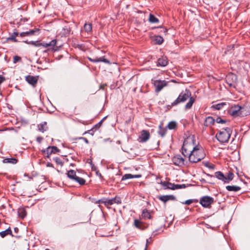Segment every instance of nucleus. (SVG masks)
Returning <instances> with one entry per match:
<instances>
[{
	"label": "nucleus",
	"instance_id": "obj_1",
	"mask_svg": "<svg viewBox=\"0 0 250 250\" xmlns=\"http://www.w3.org/2000/svg\"><path fill=\"white\" fill-rule=\"evenodd\" d=\"M182 154L188 157L190 163H196L206 156L204 149L201 146L195 145L193 140L191 138H187L185 140L182 148Z\"/></svg>",
	"mask_w": 250,
	"mask_h": 250
},
{
	"label": "nucleus",
	"instance_id": "obj_2",
	"mask_svg": "<svg viewBox=\"0 0 250 250\" xmlns=\"http://www.w3.org/2000/svg\"><path fill=\"white\" fill-rule=\"evenodd\" d=\"M191 94L189 90L186 89L183 91L179 95L178 98L172 102L170 105H167V108L169 109L172 106H176L180 103L186 102L188 98L189 100L188 103L185 105V109H189L191 108L192 104L195 102V99L193 97H191Z\"/></svg>",
	"mask_w": 250,
	"mask_h": 250
},
{
	"label": "nucleus",
	"instance_id": "obj_3",
	"mask_svg": "<svg viewBox=\"0 0 250 250\" xmlns=\"http://www.w3.org/2000/svg\"><path fill=\"white\" fill-rule=\"evenodd\" d=\"M231 132V129L229 127L222 128L216 134V137L220 143H227L230 138Z\"/></svg>",
	"mask_w": 250,
	"mask_h": 250
},
{
	"label": "nucleus",
	"instance_id": "obj_4",
	"mask_svg": "<svg viewBox=\"0 0 250 250\" xmlns=\"http://www.w3.org/2000/svg\"><path fill=\"white\" fill-rule=\"evenodd\" d=\"M66 174L69 178L78 183L80 185H85V180L83 178L77 176L75 170H70L67 171Z\"/></svg>",
	"mask_w": 250,
	"mask_h": 250
},
{
	"label": "nucleus",
	"instance_id": "obj_5",
	"mask_svg": "<svg viewBox=\"0 0 250 250\" xmlns=\"http://www.w3.org/2000/svg\"><path fill=\"white\" fill-rule=\"evenodd\" d=\"M99 202L107 207L114 204H120L122 203L121 198L118 196H116L112 199H102Z\"/></svg>",
	"mask_w": 250,
	"mask_h": 250
},
{
	"label": "nucleus",
	"instance_id": "obj_6",
	"mask_svg": "<svg viewBox=\"0 0 250 250\" xmlns=\"http://www.w3.org/2000/svg\"><path fill=\"white\" fill-rule=\"evenodd\" d=\"M226 81L229 87L235 88L237 86V77L234 74L229 73L227 75L226 78Z\"/></svg>",
	"mask_w": 250,
	"mask_h": 250
},
{
	"label": "nucleus",
	"instance_id": "obj_7",
	"mask_svg": "<svg viewBox=\"0 0 250 250\" xmlns=\"http://www.w3.org/2000/svg\"><path fill=\"white\" fill-rule=\"evenodd\" d=\"M214 202V199L212 197L208 196H205L202 197L200 200V204L204 208L210 207V205Z\"/></svg>",
	"mask_w": 250,
	"mask_h": 250
},
{
	"label": "nucleus",
	"instance_id": "obj_8",
	"mask_svg": "<svg viewBox=\"0 0 250 250\" xmlns=\"http://www.w3.org/2000/svg\"><path fill=\"white\" fill-rule=\"evenodd\" d=\"M243 108L239 106L238 105H236L233 106H232L229 110V114L232 116H238L240 115H242V111Z\"/></svg>",
	"mask_w": 250,
	"mask_h": 250
},
{
	"label": "nucleus",
	"instance_id": "obj_9",
	"mask_svg": "<svg viewBox=\"0 0 250 250\" xmlns=\"http://www.w3.org/2000/svg\"><path fill=\"white\" fill-rule=\"evenodd\" d=\"M43 152L44 154H46V156L49 157L52 154H56L60 152V150L56 146H49Z\"/></svg>",
	"mask_w": 250,
	"mask_h": 250
},
{
	"label": "nucleus",
	"instance_id": "obj_10",
	"mask_svg": "<svg viewBox=\"0 0 250 250\" xmlns=\"http://www.w3.org/2000/svg\"><path fill=\"white\" fill-rule=\"evenodd\" d=\"M150 138V133L148 131L143 130L139 137V142L141 143L146 142Z\"/></svg>",
	"mask_w": 250,
	"mask_h": 250
},
{
	"label": "nucleus",
	"instance_id": "obj_11",
	"mask_svg": "<svg viewBox=\"0 0 250 250\" xmlns=\"http://www.w3.org/2000/svg\"><path fill=\"white\" fill-rule=\"evenodd\" d=\"M155 87V91L157 92L160 91L162 88L167 85V82L165 81L156 80L154 82Z\"/></svg>",
	"mask_w": 250,
	"mask_h": 250
},
{
	"label": "nucleus",
	"instance_id": "obj_12",
	"mask_svg": "<svg viewBox=\"0 0 250 250\" xmlns=\"http://www.w3.org/2000/svg\"><path fill=\"white\" fill-rule=\"evenodd\" d=\"M172 162L175 165L180 167L185 164V159L180 155L174 156L172 158Z\"/></svg>",
	"mask_w": 250,
	"mask_h": 250
},
{
	"label": "nucleus",
	"instance_id": "obj_13",
	"mask_svg": "<svg viewBox=\"0 0 250 250\" xmlns=\"http://www.w3.org/2000/svg\"><path fill=\"white\" fill-rule=\"evenodd\" d=\"M26 81L33 87H35L38 83V77L27 75L25 77Z\"/></svg>",
	"mask_w": 250,
	"mask_h": 250
},
{
	"label": "nucleus",
	"instance_id": "obj_14",
	"mask_svg": "<svg viewBox=\"0 0 250 250\" xmlns=\"http://www.w3.org/2000/svg\"><path fill=\"white\" fill-rule=\"evenodd\" d=\"M56 44H57V40H53L49 43H45V42L40 43V46H42L45 48H46L48 47H50L51 49H54V48L55 46L56 45Z\"/></svg>",
	"mask_w": 250,
	"mask_h": 250
},
{
	"label": "nucleus",
	"instance_id": "obj_15",
	"mask_svg": "<svg viewBox=\"0 0 250 250\" xmlns=\"http://www.w3.org/2000/svg\"><path fill=\"white\" fill-rule=\"evenodd\" d=\"M133 225L136 228L141 230H143L146 228L145 224L138 219L134 220Z\"/></svg>",
	"mask_w": 250,
	"mask_h": 250
},
{
	"label": "nucleus",
	"instance_id": "obj_16",
	"mask_svg": "<svg viewBox=\"0 0 250 250\" xmlns=\"http://www.w3.org/2000/svg\"><path fill=\"white\" fill-rule=\"evenodd\" d=\"M158 198L165 203L167 201L174 200L175 197L173 195H163L158 196Z\"/></svg>",
	"mask_w": 250,
	"mask_h": 250
},
{
	"label": "nucleus",
	"instance_id": "obj_17",
	"mask_svg": "<svg viewBox=\"0 0 250 250\" xmlns=\"http://www.w3.org/2000/svg\"><path fill=\"white\" fill-rule=\"evenodd\" d=\"M88 60L93 62H104L105 63L110 64V62L108 60L104 59V57H101L99 58H96V59H91L90 58H88Z\"/></svg>",
	"mask_w": 250,
	"mask_h": 250
},
{
	"label": "nucleus",
	"instance_id": "obj_18",
	"mask_svg": "<svg viewBox=\"0 0 250 250\" xmlns=\"http://www.w3.org/2000/svg\"><path fill=\"white\" fill-rule=\"evenodd\" d=\"M214 122L215 120L212 117L208 116L207 118H206L204 122V125L206 126H209L213 125Z\"/></svg>",
	"mask_w": 250,
	"mask_h": 250
},
{
	"label": "nucleus",
	"instance_id": "obj_19",
	"mask_svg": "<svg viewBox=\"0 0 250 250\" xmlns=\"http://www.w3.org/2000/svg\"><path fill=\"white\" fill-rule=\"evenodd\" d=\"M168 61L166 57H163L158 60V64L161 66H165L167 64Z\"/></svg>",
	"mask_w": 250,
	"mask_h": 250
},
{
	"label": "nucleus",
	"instance_id": "obj_20",
	"mask_svg": "<svg viewBox=\"0 0 250 250\" xmlns=\"http://www.w3.org/2000/svg\"><path fill=\"white\" fill-rule=\"evenodd\" d=\"M215 176L218 179L223 181L225 183V180H226V176L221 171H217L215 173Z\"/></svg>",
	"mask_w": 250,
	"mask_h": 250
},
{
	"label": "nucleus",
	"instance_id": "obj_21",
	"mask_svg": "<svg viewBox=\"0 0 250 250\" xmlns=\"http://www.w3.org/2000/svg\"><path fill=\"white\" fill-rule=\"evenodd\" d=\"M226 189L230 191H238L241 189V188L237 186H228L226 187Z\"/></svg>",
	"mask_w": 250,
	"mask_h": 250
},
{
	"label": "nucleus",
	"instance_id": "obj_22",
	"mask_svg": "<svg viewBox=\"0 0 250 250\" xmlns=\"http://www.w3.org/2000/svg\"><path fill=\"white\" fill-rule=\"evenodd\" d=\"M38 128L39 131L44 132L48 129L46 122H44L38 125Z\"/></svg>",
	"mask_w": 250,
	"mask_h": 250
},
{
	"label": "nucleus",
	"instance_id": "obj_23",
	"mask_svg": "<svg viewBox=\"0 0 250 250\" xmlns=\"http://www.w3.org/2000/svg\"><path fill=\"white\" fill-rule=\"evenodd\" d=\"M226 105V103L225 102H222L217 104H213L211 106V108L216 109L220 110L222 109L225 105Z\"/></svg>",
	"mask_w": 250,
	"mask_h": 250
},
{
	"label": "nucleus",
	"instance_id": "obj_24",
	"mask_svg": "<svg viewBox=\"0 0 250 250\" xmlns=\"http://www.w3.org/2000/svg\"><path fill=\"white\" fill-rule=\"evenodd\" d=\"M70 33V28L66 26L62 29L61 34L64 36H67L69 35Z\"/></svg>",
	"mask_w": 250,
	"mask_h": 250
},
{
	"label": "nucleus",
	"instance_id": "obj_25",
	"mask_svg": "<svg viewBox=\"0 0 250 250\" xmlns=\"http://www.w3.org/2000/svg\"><path fill=\"white\" fill-rule=\"evenodd\" d=\"M8 234H10V235H12V236H13L12 234V231H11V229H10V228H9L8 229H6L4 231L0 232V236L2 238H4V237H5L6 235H7Z\"/></svg>",
	"mask_w": 250,
	"mask_h": 250
},
{
	"label": "nucleus",
	"instance_id": "obj_26",
	"mask_svg": "<svg viewBox=\"0 0 250 250\" xmlns=\"http://www.w3.org/2000/svg\"><path fill=\"white\" fill-rule=\"evenodd\" d=\"M19 35V33L17 31L14 32L7 39L8 40H10L13 42H17L18 41L16 39V37Z\"/></svg>",
	"mask_w": 250,
	"mask_h": 250
},
{
	"label": "nucleus",
	"instance_id": "obj_27",
	"mask_svg": "<svg viewBox=\"0 0 250 250\" xmlns=\"http://www.w3.org/2000/svg\"><path fill=\"white\" fill-rule=\"evenodd\" d=\"M17 161H18L16 159L13 158H5L3 160V162L4 163H11L13 164H16Z\"/></svg>",
	"mask_w": 250,
	"mask_h": 250
},
{
	"label": "nucleus",
	"instance_id": "obj_28",
	"mask_svg": "<svg viewBox=\"0 0 250 250\" xmlns=\"http://www.w3.org/2000/svg\"><path fill=\"white\" fill-rule=\"evenodd\" d=\"M83 27L86 32H87V33H91L92 26L91 23H85Z\"/></svg>",
	"mask_w": 250,
	"mask_h": 250
},
{
	"label": "nucleus",
	"instance_id": "obj_29",
	"mask_svg": "<svg viewBox=\"0 0 250 250\" xmlns=\"http://www.w3.org/2000/svg\"><path fill=\"white\" fill-rule=\"evenodd\" d=\"M234 177V174L231 172L229 171L228 173L227 176H226V180H225V183H229L230 181H231Z\"/></svg>",
	"mask_w": 250,
	"mask_h": 250
},
{
	"label": "nucleus",
	"instance_id": "obj_30",
	"mask_svg": "<svg viewBox=\"0 0 250 250\" xmlns=\"http://www.w3.org/2000/svg\"><path fill=\"white\" fill-rule=\"evenodd\" d=\"M148 21L151 23H157L159 22L158 19L152 14H149Z\"/></svg>",
	"mask_w": 250,
	"mask_h": 250
},
{
	"label": "nucleus",
	"instance_id": "obj_31",
	"mask_svg": "<svg viewBox=\"0 0 250 250\" xmlns=\"http://www.w3.org/2000/svg\"><path fill=\"white\" fill-rule=\"evenodd\" d=\"M162 185L167 187V188L171 189H175L176 188H175V185L173 184H171L169 182H164L162 184Z\"/></svg>",
	"mask_w": 250,
	"mask_h": 250
},
{
	"label": "nucleus",
	"instance_id": "obj_32",
	"mask_svg": "<svg viewBox=\"0 0 250 250\" xmlns=\"http://www.w3.org/2000/svg\"><path fill=\"white\" fill-rule=\"evenodd\" d=\"M142 216L145 219H150L151 215L147 209H144L142 212Z\"/></svg>",
	"mask_w": 250,
	"mask_h": 250
},
{
	"label": "nucleus",
	"instance_id": "obj_33",
	"mask_svg": "<svg viewBox=\"0 0 250 250\" xmlns=\"http://www.w3.org/2000/svg\"><path fill=\"white\" fill-rule=\"evenodd\" d=\"M177 123L174 121H171L167 125V128L169 129H174L177 127Z\"/></svg>",
	"mask_w": 250,
	"mask_h": 250
},
{
	"label": "nucleus",
	"instance_id": "obj_34",
	"mask_svg": "<svg viewBox=\"0 0 250 250\" xmlns=\"http://www.w3.org/2000/svg\"><path fill=\"white\" fill-rule=\"evenodd\" d=\"M18 214L20 217L23 218L26 215V212L24 209L19 208L18 210Z\"/></svg>",
	"mask_w": 250,
	"mask_h": 250
},
{
	"label": "nucleus",
	"instance_id": "obj_35",
	"mask_svg": "<svg viewBox=\"0 0 250 250\" xmlns=\"http://www.w3.org/2000/svg\"><path fill=\"white\" fill-rule=\"evenodd\" d=\"M167 132V129L163 127L161 125L159 126V130L158 131L159 134L162 137H164Z\"/></svg>",
	"mask_w": 250,
	"mask_h": 250
},
{
	"label": "nucleus",
	"instance_id": "obj_36",
	"mask_svg": "<svg viewBox=\"0 0 250 250\" xmlns=\"http://www.w3.org/2000/svg\"><path fill=\"white\" fill-rule=\"evenodd\" d=\"M155 41L158 44H161L163 43L164 39L161 36H157L155 37Z\"/></svg>",
	"mask_w": 250,
	"mask_h": 250
},
{
	"label": "nucleus",
	"instance_id": "obj_37",
	"mask_svg": "<svg viewBox=\"0 0 250 250\" xmlns=\"http://www.w3.org/2000/svg\"><path fill=\"white\" fill-rule=\"evenodd\" d=\"M53 160L56 162V163L57 165H60L61 166H62L63 165V163L62 161V160H61V159H60L59 157H55V158H53Z\"/></svg>",
	"mask_w": 250,
	"mask_h": 250
},
{
	"label": "nucleus",
	"instance_id": "obj_38",
	"mask_svg": "<svg viewBox=\"0 0 250 250\" xmlns=\"http://www.w3.org/2000/svg\"><path fill=\"white\" fill-rule=\"evenodd\" d=\"M198 202V201L197 199H189V200H186L185 202H183L182 203L183 204H186V205H189L192 203H197Z\"/></svg>",
	"mask_w": 250,
	"mask_h": 250
},
{
	"label": "nucleus",
	"instance_id": "obj_39",
	"mask_svg": "<svg viewBox=\"0 0 250 250\" xmlns=\"http://www.w3.org/2000/svg\"><path fill=\"white\" fill-rule=\"evenodd\" d=\"M132 178H133V175H132L131 174H125L122 177V180L124 181L126 179H132Z\"/></svg>",
	"mask_w": 250,
	"mask_h": 250
},
{
	"label": "nucleus",
	"instance_id": "obj_40",
	"mask_svg": "<svg viewBox=\"0 0 250 250\" xmlns=\"http://www.w3.org/2000/svg\"><path fill=\"white\" fill-rule=\"evenodd\" d=\"M24 42H26V43H28L29 44H32L37 47L40 46V43L38 42V41H36V42L31 41V42H28L27 41H24Z\"/></svg>",
	"mask_w": 250,
	"mask_h": 250
},
{
	"label": "nucleus",
	"instance_id": "obj_41",
	"mask_svg": "<svg viewBox=\"0 0 250 250\" xmlns=\"http://www.w3.org/2000/svg\"><path fill=\"white\" fill-rule=\"evenodd\" d=\"M21 60V58L18 56H15L13 58V62L14 63H17V62L20 61Z\"/></svg>",
	"mask_w": 250,
	"mask_h": 250
},
{
	"label": "nucleus",
	"instance_id": "obj_42",
	"mask_svg": "<svg viewBox=\"0 0 250 250\" xmlns=\"http://www.w3.org/2000/svg\"><path fill=\"white\" fill-rule=\"evenodd\" d=\"M216 122L217 123H226V121L224 120H223L222 118H221L220 117H218L216 120Z\"/></svg>",
	"mask_w": 250,
	"mask_h": 250
},
{
	"label": "nucleus",
	"instance_id": "obj_43",
	"mask_svg": "<svg viewBox=\"0 0 250 250\" xmlns=\"http://www.w3.org/2000/svg\"><path fill=\"white\" fill-rule=\"evenodd\" d=\"M159 28L161 29V31L160 32H161V33L163 32L165 34H166L167 33V28L162 27H160Z\"/></svg>",
	"mask_w": 250,
	"mask_h": 250
},
{
	"label": "nucleus",
	"instance_id": "obj_44",
	"mask_svg": "<svg viewBox=\"0 0 250 250\" xmlns=\"http://www.w3.org/2000/svg\"><path fill=\"white\" fill-rule=\"evenodd\" d=\"M186 186L184 184L183 185H175V188H176V189H179L181 188H185Z\"/></svg>",
	"mask_w": 250,
	"mask_h": 250
},
{
	"label": "nucleus",
	"instance_id": "obj_45",
	"mask_svg": "<svg viewBox=\"0 0 250 250\" xmlns=\"http://www.w3.org/2000/svg\"><path fill=\"white\" fill-rule=\"evenodd\" d=\"M43 138V137H41V136H38L36 138V141L39 143H41L42 142V141Z\"/></svg>",
	"mask_w": 250,
	"mask_h": 250
},
{
	"label": "nucleus",
	"instance_id": "obj_46",
	"mask_svg": "<svg viewBox=\"0 0 250 250\" xmlns=\"http://www.w3.org/2000/svg\"><path fill=\"white\" fill-rule=\"evenodd\" d=\"M35 31L34 30H31L29 31H27V36L32 35L34 34Z\"/></svg>",
	"mask_w": 250,
	"mask_h": 250
},
{
	"label": "nucleus",
	"instance_id": "obj_47",
	"mask_svg": "<svg viewBox=\"0 0 250 250\" xmlns=\"http://www.w3.org/2000/svg\"><path fill=\"white\" fill-rule=\"evenodd\" d=\"M5 80V78L2 76L0 75V84H1L2 83H3Z\"/></svg>",
	"mask_w": 250,
	"mask_h": 250
},
{
	"label": "nucleus",
	"instance_id": "obj_48",
	"mask_svg": "<svg viewBox=\"0 0 250 250\" xmlns=\"http://www.w3.org/2000/svg\"><path fill=\"white\" fill-rule=\"evenodd\" d=\"M96 175L98 176L102 180L103 179V177L99 171H96Z\"/></svg>",
	"mask_w": 250,
	"mask_h": 250
},
{
	"label": "nucleus",
	"instance_id": "obj_49",
	"mask_svg": "<svg viewBox=\"0 0 250 250\" xmlns=\"http://www.w3.org/2000/svg\"><path fill=\"white\" fill-rule=\"evenodd\" d=\"M104 120V119H103L102 120H101V121H100L98 124H97L95 125V126H96V127H99L101 126V125H102V122H103V121Z\"/></svg>",
	"mask_w": 250,
	"mask_h": 250
},
{
	"label": "nucleus",
	"instance_id": "obj_50",
	"mask_svg": "<svg viewBox=\"0 0 250 250\" xmlns=\"http://www.w3.org/2000/svg\"><path fill=\"white\" fill-rule=\"evenodd\" d=\"M25 36H27V32H23L20 34V36L21 37H24Z\"/></svg>",
	"mask_w": 250,
	"mask_h": 250
},
{
	"label": "nucleus",
	"instance_id": "obj_51",
	"mask_svg": "<svg viewBox=\"0 0 250 250\" xmlns=\"http://www.w3.org/2000/svg\"><path fill=\"white\" fill-rule=\"evenodd\" d=\"M106 86V84H103L100 85V89H104V87Z\"/></svg>",
	"mask_w": 250,
	"mask_h": 250
},
{
	"label": "nucleus",
	"instance_id": "obj_52",
	"mask_svg": "<svg viewBox=\"0 0 250 250\" xmlns=\"http://www.w3.org/2000/svg\"><path fill=\"white\" fill-rule=\"evenodd\" d=\"M81 138L82 139H83L86 143H87V144L89 142H88V140L86 138Z\"/></svg>",
	"mask_w": 250,
	"mask_h": 250
},
{
	"label": "nucleus",
	"instance_id": "obj_53",
	"mask_svg": "<svg viewBox=\"0 0 250 250\" xmlns=\"http://www.w3.org/2000/svg\"><path fill=\"white\" fill-rule=\"evenodd\" d=\"M133 178H139V177H141V175H133Z\"/></svg>",
	"mask_w": 250,
	"mask_h": 250
},
{
	"label": "nucleus",
	"instance_id": "obj_54",
	"mask_svg": "<svg viewBox=\"0 0 250 250\" xmlns=\"http://www.w3.org/2000/svg\"><path fill=\"white\" fill-rule=\"evenodd\" d=\"M14 231L15 232L17 233L19 231V229L18 228H15L14 229Z\"/></svg>",
	"mask_w": 250,
	"mask_h": 250
},
{
	"label": "nucleus",
	"instance_id": "obj_55",
	"mask_svg": "<svg viewBox=\"0 0 250 250\" xmlns=\"http://www.w3.org/2000/svg\"><path fill=\"white\" fill-rule=\"evenodd\" d=\"M147 243H148V242L147 241L146 246V247H145V250H147Z\"/></svg>",
	"mask_w": 250,
	"mask_h": 250
},
{
	"label": "nucleus",
	"instance_id": "obj_56",
	"mask_svg": "<svg viewBox=\"0 0 250 250\" xmlns=\"http://www.w3.org/2000/svg\"><path fill=\"white\" fill-rule=\"evenodd\" d=\"M45 250H49V249H46Z\"/></svg>",
	"mask_w": 250,
	"mask_h": 250
}]
</instances>
